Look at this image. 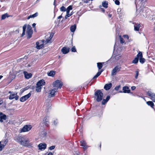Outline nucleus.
<instances>
[{
	"instance_id": "nucleus-1",
	"label": "nucleus",
	"mask_w": 155,
	"mask_h": 155,
	"mask_svg": "<svg viewBox=\"0 0 155 155\" xmlns=\"http://www.w3.org/2000/svg\"><path fill=\"white\" fill-rule=\"evenodd\" d=\"M17 142L20 143L25 147H29L31 146L32 144L31 143H29V140L28 138H26L25 136H20L17 138Z\"/></svg>"
},
{
	"instance_id": "nucleus-2",
	"label": "nucleus",
	"mask_w": 155,
	"mask_h": 155,
	"mask_svg": "<svg viewBox=\"0 0 155 155\" xmlns=\"http://www.w3.org/2000/svg\"><path fill=\"white\" fill-rule=\"evenodd\" d=\"M94 94L97 101L100 102L102 100L103 94L101 90H97L95 92Z\"/></svg>"
},
{
	"instance_id": "nucleus-3",
	"label": "nucleus",
	"mask_w": 155,
	"mask_h": 155,
	"mask_svg": "<svg viewBox=\"0 0 155 155\" xmlns=\"http://www.w3.org/2000/svg\"><path fill=\"white\" fill-rule=\"evenodd\" d=\"M46 43V42L44 40L40 41L38 42H37L36 43V47L38 49H40L44 47V43L45 44Z\"/></svg>"
},
{
	"instance_id": "nucleus-4",
	"label": "nucleus",
	"mask_w": 155,
	"mask_h": 155,
	"mask_svg": "<svg viewBox=\"0 0 155 155\" xmlns=\"http://www.w3.org/2000/svg\"><path fill=\"white\" fill-rule=\"evenodd\" d=\"M33 33V31L31 26L29 25H28L26 33L28 35V39L30 38L32 36Z\"/></svg>"
},
{
	"instance_id": "nucleus-5",
	"label": "nucleus",
	"mask_w": 155,
	"mask_h": 155,
	"mask_svg": "<svg viewBox=\"0 0 155 155\" xmlns=\"http://www.w3.org/2000/svg\"><path fill=\"white\" fill-rule=\"evenodd\" d=\"M32 126L31 125H26L21 130V132H25L28 131L31 129Z\"/></svg>"
},
{
	"instance_id": "nucleus-6",
	"label": "nucleus",
	"mask_w": 155,
	"mask_h": 155,
	"mask_svg": "<svg viewBox=\"0 0 155 155\" xmlns=\"http://www.w3.org/2000/svg\"><path fill=\"white\" fill-rule=\"evenodd\" d=\"M63 84L59 80H57L55 81L53 83V87H55L61 88Z\"/></svg>"
},
{
	"instance_id": "nucleus-7",
	"label": "nucleus",
	"mask_w": 155,
	"mask_h": 155,
	"mask_svg": "<svg viewBox=\"0 0 155 155\" xmlns=\"http://www.w3.org/2000/svg\"><path fill=\"white\" fill-rule=\"evenodd\" d=\"M120 67L119 66H117L112 71L111 75L114 76L116 75L117 73L120 71Z\"/></svg>"
},
{
	"instance_id": "nucleus-8",
	"label": "nucleus",
	"mask_w": 155,
	"mask_h": 155,
	"mask_svg": "<svg viewBox=\"0 0 155 155\" xmlns=\"http://www.w3.org/2000/svg\"><path fill=\"white\" fill-rule=\"evenodd\" d=\"M19 96L17 95V93H14L11 94L9 96V99L10 100H12L15 99L16 100L18 99Z\"/></svg>"
},
{
	"instance_id": "nucleus-9",
	"label": "nucleus",
	"mask_w": 155,
	"mask_h": 155,
	"mask_svg": "<svg viewBox=\"0 0 155 155\" xmlns=\"http://www.w3.org/2000/svg\"><path fill=\"white\" fill-rule=\"evenodd\" d=\"M31 94L29 93L28 94L20 98V100L21 102H24L27 100L31 96Z\"/></svg>"
},
{
	"instance_id": "nucleus-10",
	"label": "nucleus",
	"mask_w": 155,
	"mask_h": 155,
	"mask_svg": "<svg viewBox=\"0 0 155 155\" xmlns=\"http://www.w3.org/2000/svg\"><path fill=\"white\" fill-rule=\"evenodd\" d=\"M47 145L45 143H40L38 145L39 149L41 150H45L46 148Z\"/></svg>"
},
{
	"instance_id": "nucleus-11",
	"label": "nucleus",
	"mask_w": 155,
	"mask_h": 155,
	"mask_svg": "<svg viewBox=\"0 0 155 155\" xmlns=\"http://www.w3.org/2000/svg\"><path fill=\"white\" fill-rule=\"evenodd\" d=\"M58 89L56 88H54L50 91V93L49 94L48 96L49 97H51L54 96L55 93L57 92Z\"/></svg>"
},
{
	"instance_id": "nucleus-12",
	"label": "nucleus",
	"mask_w": 155,
	"mask_h": 155,
	"mask_svg": "<svg viewBox=\"0 0 155 155\" xmlns=\"http://www.w3.org/2000/svg\"><path fill=\"white\" fill-rule=\"evenodd\" d=\"M6 119V116L2 112H0V122H2L3 120H5Z\"/></svg>"
},
{
	"instance_id": "nucleus-13",
	"label": "nucleus",
	"mask_w": 155,
	"mask_h": 155,
	"mask_svg": "<svg viewBox=\"0 0 155 155\" xmlns=\"http://www.w3.org/2000/svg\"><path fill=\"white\" fill-rule=\"evenodd\" d=\"M80 143H81V146L83 147L84 150H86L87 148L88 147L86 143L84 140L80 141Z\"/></svg>"
},
{
	"instance_id": "nucleus-14",
	"label": "nucleus",
	"mask_w": 155,
	"mask_h": 155,
	"mask_svg": "<svg viewBox=\"0 0 155 155\" xmlns=\"http://www.w3.org/2000/svg\"><path fill=\"white\" fill-rule=\"evenodd\" d=\"M45 84V82L43 80H41L38 81L36 84V86H38L41 87L44 85Z\"/></svg>"
},
{
	"instance_id": "nucleus-15",
	"label": "nucleus",
	"mask_w": 155,
	"mask_h": 155,
	"mask_svg": "<svg viewBox=\"0 0 155 155\" xmlns=\"http://www.w3.org/2000/svg\"><path fill=\"white\" fill-rule=\"evenodd\" d=\"M25 77L27 79H29L31 77L32 74L31 73H28L27 71H24L23 72Z\"/></svg>"
},
{
	"instance_id": "nucleus-16",
	"label": "nucleus",
	"mask_w": 155,
	"mask_h": 155,
	"mask_svg": "<svg viewBox=\"0 0 155 155\" xmlns=\"http://www.w3.org/2000/svg\"><path fill=\"white\" fill-rule=\"evenodd\" d=\"M120 56L119 54L117 55L114 57L112 56L110 58V60H112L114 62L116 61L119 60L120 58Z\"/></svg>"
},
{
	"instance_id": "nucleus-17",
	"label": "nucleus",
	"mask_w": 155,
	"mask_h": 155,
	"mask_svg": "<svg viewBox=\"0 0 155 155\" xmlns=\"http://www.w3.org/2000/svg\"><path fill=\"white\" fill-rule=\"evenodd\" d=\"M70 48L68 47H64L61 50V52L64 54L68 53L69 51Z\"/></svg>"
},
{
	"instance_id": "nucleus-18",
	"label": "nucleus",
	"mask_w": 155,
	"mask_h": 155,
	"mask_svg": "<svg viewBox=\"0 0 155 155\" xmlns=\"http://www.w3.org/2000/svg\"><path fill=\"white\" fill-rule=\"evenodd\" d=\"M112 86V84L111 83L106 84L104 85V88L106 90H108Z\"/></svg>"
},
{
	"instance_id": "nucleus-19",
	"label": "nucleus",
	"mask_w": 155,
	"mask_h": 155,
	"mask_svg": "<svg viewBox=\"0 0 155 155\" xmlns=\"http://www.w3.org/2000/svg\"><path fill=\"white\" fill-rule=\"evenodd\" d=\"M123 92L124 93H129L130 90L129 89V87L127 86H124L123 88Z\"/></svg>"
},
{
	"instance_id": "nucleus-20",
	"label": "nucleus",
	"mask_w": 155,
	"mask_h": 155,
	"mask_svg": "<svg viewBox=\"0 0 155 155\" xmlns=\"http://www.w3.org/2000/svg\"><path fill=\"white\" fill-rule=\"evenodd\" d=\"M103 69H101L100 71H99L97 74L93 77L92 79H96L100 75L101 73L103 71Z\"/></svg>"
},
{
	"instance_id": "nucleus-21",
	"label": "nucleus",
	"mask_w": 155,
	"mask_h": 155,
	"mask_svg": "<svg viewBox=\"0 0 155 155\" xmlns=\"http://www.w3.org/2000/svg\"><path fill=\"white\" fill-rule=\"evenodd\" d=\"M110 99V96H107L105 99H104L102 101V104L103 105H104L106 104L107 102Z\"/></svg>"
},
{
	"instance_id": "nucleus-22",
	"label": "nucleus",
	"mask_w": 155,
	"mask_h": 155,
	"mask_svg": "<svg viewBox=\"0 0 155 155\" xmlns=\"http://www.w3.org/2000/svg\"><path fill=\"white\" fill-rule=\"evenodd\" d=\"M140 27V25L139 24L136 23L134 25V30L136 31H138L139 28Z\"/></svg>"
},
{
	"instance_id": "nucleus-23",
	"label": "nucleus",
	"mask_w": 155,
	"mask_h": 155,
	"mask_svg": "<svg viewBox=\"0 0 155 155\" xmlns=\"http://www.w3.org/2000/svg\"><path fill=\"white\" fill-rule=\"evenodd\" d=\"M54 35V34L53 33H51L50 36L49 37V39H47L45 41L46 43H45V44L47 43H49L51 42L50 40L52 38Z\"/></svg>"
},
{
	"instance_id": "nucleus-24",
	"label": "nucleus",
	"mask_w": 155,
	"mask_h": 155,
	"mask_svg": "<svg viewBox=\"0 0 155 155\" xmlns=\"http://www.w3.org/2000/svg\"><path fill=\"white\" fill-rule=\"evenodd\" d=\"M38 13L36 12L34 14L32 15H30L29 16H28L27 18V19H29L31 18H34L35 17L38 16Z\"/></svg>"
},
{
	"instance_id": "nucleus-25",
	"label": "nucleus",
	"mask_w": 155,
	"mask_h": 155,
	"mask_svg": "<svg viewBox=\"0 0 155 155\" xmlns=\"http://www.w3.org/2000/svg\"><path fill=\"white\" fill-rule=\"evenodd\" d=\"M147 95L149 96L150 97V98L153 96V94H155L154 93L150 91H147Z\"/></svg>"
},
{
	"instance_id": "nucleus-26",
	"label": "nucleus",
	"mask_w": 155,
	"mask_h": 155,
	"mask_svg": "<svg viewBox=\"0 0 155 155\" xmlns=\"http://www.w3.org/2000/svg\"><path fill=\"white\" fill-rule=\"evenodd\" d=\"M76 28V26L75 25H72L70 27V30L72 32H74Z\"/></svg>"
},
{
	"instance_id": "nucleus-27",
	"label": "nucleus",
	"mask_w": 155,
	"mask_h": 155,
	"mask_svg": "<svg viewBox=\"0 0 155 155\" xmlns=\"http://www.w3.org/2000/svg\"><path fill=\"white\" fill-rule=\"evenodd\" d=\"M104 64V62H99L97 63V67L99 69V70L101 69L103 67V64Z\"/></svg>"
},
{
	"instance_id": "nucleus-28",
	"label": "nucleus",
	"mask_w": 155,
	"mask_h": 155,
	"mask_svg": "<svg viewBox=\"0 0 155 155\" xmlns=\"http://www.w3.org/2000/svg\"><path fill=\"white\" fill-rule=\"evenodd\" d=\"M147 104L150 106L151 107L153 108L154 103L152 101H148L147 102Z\"/></svg>"
},
{
	"instance_id": "nucleus-29",
	"label": "nucleus",
	"mask_w": 155,
	"mask_h": 155,
	"mask_svg": "<svg viewBox=\"0 0 155 155\" xmlns=\"http://www.w3.org/2000/svg\"><path fill=\"white\" fill-rule=\"evenodd\" d=\"M48 75L50 76L53 77L55 74V71H51L48 74Z\"/></svg>"
},
{
	"instance_id": "nucleus-30",
	"label": "nucleus",
	"mask_w": 155,
	"mask_h": 155,
	"mask_svg": "<svg viewBox=\"0 0 155 155\" xmlns=\"http://www.w3.org/2000/svg\"><path fill=\"white\" fill-rule=\"evenodd\" d=\"M26 26H27L26 25H25L23 27V32L21 35V37H23L25 35V32L26 28Z\"/></svg>"
},
{
	"instance_id": "nucleus-31",
	"label": "nucleus",
	"mask_w": 155,
	"mask_h": 155,
	"mask_svg": "<svg viewBox=\"0 0 155 155\" xmlns=\"http://www.w3.org/2000/svg\"><path fill=\"white\" fill-rule=\"evenodd\" d=\"M108 5V2L107 1H104L102 3L103 6L105 8H107Z\"/></svg>"
},
{
	"instance_id": "nucleus-32",
	"label": "nucleus",
	"mask_w": 155,
	"mask_h": 155,
	"mask_svg": "<svg viewBox=\"0 0 155 155\" xmlns=\"http://www.w3.org/2000/svg\"><path fill=\"white\" fill-rule=\"evenodd\" d=\"M139 59L137 57H136L132 61V63L135 64L137 63Z\"/></svg>"
},
{
	"instance_id": "nucleus-33",
	"label": "nucleus",
	"mask_w": 155,
	"mask_h": 155,
	"mask_svg": "<svg viewBox=\"0 0 155 155\" xmlns=\"http://www.w3.org/2000/svg\"><path fill=\"white\" fill-rule=\"evenodd\" d=\"M47 133L45 131H43L41 133V136L42 137H45Z\"/></svg>"
},
{
	"instance_id": "nucleus-34",
	"label": "nucleus",
	"mask_w": 155,
	"mask_h": 155,
	"mask_svg": "<svg viewBox=\"0 0 155 155\" xmlns=\"http://www.w3.org/2000/svg\"><path fill=\"white\" fill-rule=\"evenodd\" d=\"M72 9V6L71 5L69 6L66 9V13H69L70 11Z\"/></svg>"
},
{
	"instance_id": "nucleus-35",
	"label": "nucleus",
	"mask_w": 155,
	"mask_h": 155,
	"mask_svg": "<svg viewBox=\"0 0 155 155\" xmlns=\"http://www.w3.org/2000/svg\"><path fill=\"white\" fill-rule=\"evenodd\" d=\"M143 57L142 54L141 52H139L137 54V57L138 59L139 58H140Z\"/></svg>"
},
{
	"instance_id": "nucleus-36",
	"label": "nucleus",
	"mask_w": 155,
	"mask_h": 155,
	"mask_svg": "<svg viewBox=\"0 0 155 155\" xmlns=\"http://www.w3.org/2000/svg\"><path fill=\"white\" fill-rule=\"evenodd\" d=\"M41 87L38 86H36V91L37 92H40L41 91Z\"/></svg>"
},
{
	"instance_id": "nucleus-37",
	"label": "nucleus",
	"mask_w": 155,
	"mask_h": 155,
	"mask_svg": "<svg viewBox=\"0 0 155 155\" xmlns=\"http://www.w3.org/2000/svg\"><path fill=\"white\" fill-rule=\"evenodd\" d=\"M145 60L144 58L142 57L140 58H139V61L141 64H143L145 62Z\"/></svg>"
},
{
	"instance_id": "nucleus-38",
	"label": "nucleus",
	"mask_w": 155,
	"mask_h": 155,
	"mask_svg": "<svg viewBox=\"0 0 155 155\" xmlns=\"http://www.w3.org/2000/svg\"><path fill=\"white\" fill-rule=\"evenodd\" d=\"M8 15L7 14H5L4 15H3L2 16V19H4L6 17H8Z\"/></svg>"
},
{
	"instance_id": "nucleus-39",
	"label": "nucleus",
	"mask_w": 155,
	"mask_h": 155,
	"mask_svg": "<svg viewBox=\"0 0 155 155\" xmlns=\"http://www.w3.org/2000/svg\"><path fill=\"white\" fill-rule=\"evenodd\" d=\"M60 10L62 12H65L66 10L64 6H62L60 8Z\"/></svg>"
},
{
	"instance_id": "nucleus-40",
	"label": "nucleus",
	"mask_w": 155,
	"mask_h": 155,
	"mask_svg": "<svg viewBox=\"0 0 155 155\" xmlns=\"http://www.w3.org/2000/svg\"><path fill=\"white\" fill-rule=\"evenodd\" d=\"M120 43L123 44L124 43V40L120 36Z\"/></svg>"
},
{
	"instance_id": "nucleus-41",
	"label": "nucleus",
	"mask_w": 155,
	"mask_h": 155,
	"mask_svg": "<svg viewBox=\"0 0 155 155\" xmlns=\"http://www.w3.org/2000/svg\"><path fill=\"white\" fill-rule=\"evenodd\" d=\"M72 14H69V13H67V14L65 15V19L69 17H70L71 15Z\"/></svg>"
},
{
	"instance_id": "nucleus-42",
	"label": "nucleus",
	"mask_w": 155,
	"mask_h": 155,
	"mask_svg": "<svg viewBox=\"0 0 155 155\" xmlns=\"http://www.w3.org/2000/svg\"><path fill=\"white\" fill-rule=\"evenodd\" d=\"M113 1L114 2L115 4L117 5H120V2L118 0H113Z\"/></svg>"
},
{
	"instance_id": "nucleus-43",
	"label": "nucleus",
	"mask_w": 155,
	"mask_h": 155,
	"mask_svg": "<svg viewBox=\"0 0 155 155\" xmlns=\"http://www.w3.org/2000/svg\"><path fill=\"white\" fill-rule=\"evenodd\" d=\"M151 99L154 102H155V93L153 94V96Z\"/></svg>"
},
{
	"instance_id": "nucleus-44",
	"label": "nucleus",
	"mask_w": 155,
	"mask_h": 155,
	"mask_svg": "<svg viewBox=\"0 0 155 155\" xmlns=\"http://www.w3.org/2000/svg\"><path fill=\"white\" fill-rule=\"evenodd\" d=\"M71 51L73 52H75L76 51V50L75 46H74L71 49Z\"/></svg>"
},
{
	"instance_id": "nucleus-45",
	"label": "nucleus",
	"mask_w": 155,
	"mask_h": 155,
	"mask_svg": "<svg viewBox=\"0 0 155 155\" xmlns=\"http://www.w3.org/2000/svg\"><path fill=\"white\" fill-rule=\"evenodd\" d=\"M136 73V75L135 76V78L137 79V78L139 74V71H136L135 72Z\"/></svg>"
},
{
	"instance_id": "nucleus-46",
	"label": "nucleus",
	"mask_w": 155,
	"mask_h": 155,
	"mask_svg": "<svg viewBox=\"0 0 155 155\" xmlns=\"http://www.w3.org/2000/svg\"><path fill=\"white\" fill-rule=\"evenodd\" d=\"M123 37L127 39V40H128L129 38V37L127 35H124L123 36Z\"/></svg>"
},
{
	"instance_id": "nucleus-47",
	"label": "nucleus",
	"mask_w": 155,
	"mask_h": 155,
	"mask_svg": "<svg viewBox=\"0 0 155 155\" xmlns=\"http://www.w3.org/2000/svg\"><path fill=\"white\" fill-rule=\"evenodd\" d=\"M55 148V146H51L50 147H49V149L50 150H53L54 149V148Z\"/></svg>"
},
{
	"instance_id": "nucleus-48",
	"label": "nucleus",
	"mask_w": 155,
	"mask_h": 155,
	"mask_svg": "<svg viewBox=\"0 0 155 155\" xmlns=\"http://www.w3.org/2000/svg\"><path fill=\"white\" fill-rule=\"evenodd\" d=\"M58 120L57 119L55 120H54V123L55 125H57L58 124Z\"/></svg>"
},
{
	"instance_id": "nucleus-49",
	"label": "nucleus",
	"mask_w": 155,
	"mask_h": 155,
	"mask_svg": "<svg viewBox=\"0 0 155 155\" xmlns=\"http://www.w3.org/2000/svg\"><path fill=\"white\" fill-rule=\"evenodd\" d=\"M120 87V85L116 86L114 88V89L116 91H118Z\"/></svg>"
},
{
	"instance_id": "nucleus-50",
	"label": "nucleus",
	"mask_w": 155,
	"mask_h": 155,
	"mask_svg": "<svg viewBox=\"0 0 155 155\" xmlns=\"http://www.w3.org/2000/svg\"><path fill=\"white\" fill-rule=\"evenodd\" d=\"M24 59V58H19L17 60V61L18 62H20L21 61V60H22L23 59Z\"/></svg>"
},
{
	"instance_id": "nucleus-51",
	"label": "nucleus",
	"mask_w": 155,
	"mask_h": 155,
	"mask_svg": "<svg viewBox=\"0 0 155 155\" xmlns=\"http://www.w3.org/2000/svg\"><path fill=\"white\" fill-rule=\"evenodd\" d=\"M131 89L132 90H134L136 89V87L135 86H132L131 87Z\"/></svg>"
},
{
	"instance_id": "nucleus-52",
	"label": "nucleus",
	"mask_w": 155,
	"mask_h": 155,
	"mask_svg": "<svg viewBox=\"0 0 155 155\" xmlns=\"http://www.w3.org/2000/svg\"><path fill=\"white\" fill-rule=\"evenodd\" d=\"M3 103L2 100L1 99H0V105L2 104Z\"/></svg>"
},
{
	"instance_id": "nucleus-53",
	"label": "nucleus",
	"mask_w": 155,
	"mask_h": 155,
	"mask_svg": "<svg viewBox=\"0 0 155 155\" xmlns=\"http://www.w3.org/2000/svg\"><path fill=\"white\" fill-rule=\"evenodd\" d=\"M35 25H36V24L35 23L33 24L32 25V26L33 28L35 27Z\"/></svg>"
},
{
	"instance_id": "nucleus-54",
	"label": "nucleus",
	"mask_w": 155,
	"mask_h": 155,
	"mask_svg": "<svg viewBox=\"0 0 155 155\" xmlns=\"http://www.w3.org/2000/svg\"><path fill=\"white\" fill-rule=\"evenodd\" d=\"M84 3H87L88 2V0H82Z\"/></svg>"
},
{
	"instance_id": "nucleus-55",
	"label": "nucleus",
	"mask_w": 155,
	"mask_h": 155,
	"mask_svg": "<svg viewBox=\"0 0 155 155\" xmlns=\"http://www.w3.org/2000/svg\"><path fill=\"white\" fill-rule=\"evenodd\" d=\"M53 154L51 152H49L47 155H52Z\"/></svg>"
},
{
	"instance_id": "nucleus-56",
	"label": "nucleus",
	"mask_w": 155,
	"mask_h": 155,
	"mask_svg": "<svg viewBox=\"0 0 155 155\" xmlns=\"http://www.w3.org/2000/svg\"><path fill=\"white\" fill-rule=\"evenodd\" d=\"M0 146H2V148H4L5 147V145H4V144H1Z\"/></svg>"
},
{
	"instance_id": "nucleus-57",
	"label": "nucleus",
	"mask_w": 155,
	"mask_h": 155,
	"mask_svg": "<svg viewBox=\"0 0 155 155\" xmlns=\"http://www.w3.org/2000/svg\"><path fill=\"white\" fill-rule=\"evenodd\" d=\"M3 148H2V146H0V151L2 150Z\"/></svg>"
},
{
	"instance_id": "nucleus-58",
	"label": "nucleus",
	"mask_w": 155,
	"mask_h": 155,
	"mask_svg": "<svg viewBox=\"0 0 155 155\" xmlns=\"http://www.w3.org/2000/svg\"><path fill=\"white\" fill-rule=\"evenodd\" d=\"M101 11H102V12H104L105 10L103 8H101Z\"/></svg>"
},
{
	"instance_id": "nucleus-59",
	"label": "nucleus",
	"mask_w": 155,
	"mask_h": 155,
	"mask_svg": "<svg viewBox=\"0 0 155 155\" xmlns=\"http://www.w3.org/2000/svg\"><path fill=\"white\" fill-rule=\"evenodd\" d=\"M62 16L61 15H60V16H59L58 17V19H60L61 18H62Z\"/></svg>"
},
{
	"instance_id": "nucleus-60",
	"label": "nucleus",
	"mask_w": 155,
	"mask_h": 155,
	"mask_svg": "<svg viewBox=\"0 0 155 155\" xmlns=\"http://www.w3.org/2000/svg\"><path fill=\"white\" fill-rule=\"evenodd\" d=\"M3 76L2 75H0V80L2 78Z\"/></svg>"
},
{
	"instance_id": "nucleus-61",
	"label": "nucleus",
	"mask_w": 155,
	"mask_h": 155,
	"mask_svg": "<svg viewBox=\"0 0 155 155\" xmlns=\"http://www.w3.org/2000/svg\"><path fill=\"white\" fill-rule=\"evenodd\" d=\"M15 31L16 32H17V33H19V31L18 30H16Z\"/></svg>"
},
{
	"instance_id": "nucleus-62",
	"label": "nucleus",
	"mask_w": 155,
	"mask_h": 155,
	"mask_svg": "<svg viewBox=\"0 0 155 155\" xmlns=\"http://www.w3.org/2000/svg\"><path fill=\"white\" fill-rule=\"evenodd\" d=\"M154 25H155L154 29V30H155V22H154Z\"/></svg>"
},
{
	"instance_id": "nucleus-63",
	"label": "nucleus",
	"mask_w": 155,
	"mask_h": 155,
	"mask_svg": "<svg viewBox=\"0 0 155 155\" xmlns=\"http://www.w3.org/2000/svg\"><path fill=\"white\" fill-rule=\"evenodd\" d=\"M8 93H10V94H11L12 93L11 92V91H9Z\"/></svg>"
},
{
	"instance_id": "nucleus-64",
	"label": "nucleus",
	"mask_w": 155,
	"mask_h": 155,
	"mask_svg": "<svg viewBox=\"0 0 155 155\" xmlns=\"http://www.w3.org/2000/svg\"><path fill=\"white\" fill-rule=\"evenodd\" d=\"M120 93H122V91H120Z\"/></svg>"
}]
</instances>
